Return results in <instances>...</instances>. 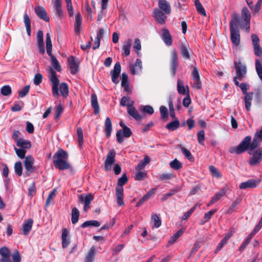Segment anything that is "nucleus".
<instances>
[{
  "label": "nucleus",
  "mask_w": 262,
  "mask_h": 262,
  "mask_svg": "<svg viewBox=\"0 0 262 262\" xmlns=\"http://www.w3.org/2000/svg\"><path fill=\"white\" fill-rule=\"evenodd\" d=\"M177 90L180 94H186V90L184 85L183 81L180 79H179L177 81Z\"/></svg>",
  "instance_id": "49"
},
{
  "label": "nucleus",
  "mask_w": 262,
  "mask_h": 262,
  "mask_svg": "<svg viewBox=\"0 0 262 262\" xmlns=\"http://www.w3.org/2000/svg\"><path fill=\"white\" fill-rule=\"evenodd\" d=\"M34 159L32 156L26 157L24 161V166L26 170V175L29 176L31 173L35 170V167L33 166Z\"/></svg>",
  "instance_id": "9"
},
{
  "label": "nucleus",
  "mask_w": 262,
  "mask_h": 262,
  "mask_svg": "<svg viewBox=\"0 0 262 262\" xmlns=\"http://www.w3.org/2000/svg\"><path fill=\"white\" fill-rule=\"evenodd\" d=\"M228 190V187L223 188L219 192L216 193L215 195L212 198V199L215 202H217L226 194Z\"/></svg>",
  "instance_id": "41"
},
{
  "label": "nucleus",
  "mask_w": 262,
  "mask_h": 262,
  "mask_svg": "<svg viewBox=\"0 0 262 262\" xmlns=\"http://www.w3.org/2000/svg\"><path fill=\"white\" fill-rule=\"evenodd\" d=\"M121 64L120 62H117L115 63L114 69L110 72L112 81L116 84L119 82L118 78L121 73Z\"/></svg>",
  "instance_id": "13"
},
{
  "label": "nucleus",
  "mask_w": 262,
  "mask_h": 262,
  "mask_svg": "<svg viewBox=\"0 0 262 262\" xmlns=\"http://www.w3.org/2000/svg\"><path fill=\"white\" fill-rule=\"evenodd\" d=\"M94 196L91 193H89L86 195L81 194L79 198V201L83 203L84 204L90 205L91 201L93 200Z\"/></svg>",
  "instance_id": "33"
},
{
  "label": "nucleus",
  "mask_w": 262,
  "mask_h": 262,
  "mask_svg": "<svg viewBox=\"0 0 262 262\" xmlns=\"http://www.w3.org/2000/svg\"><path fill=\"white\" fill-rule=\"evenodd\" d=\"M192 79L193 82H191L192 86L196 89L199 90L202 88V83L200 80L199 70L196 67H194L192 72Z\"/></svg>",
  "instance_id": "11"
},
{
  "label": "nucleus",
  "mask_w": 262,
  "mask_h": 262,
  "mask_svg": "<svg viewBox=\"0 0 262 262\" xmlns=\"http://www.w3.org/2000/svg\"><path fill=\"white\" fill-rule=\"evenodd\" d=\"M91 105L94 109V113L97 114L99 113V106L98 104L97 97L95 94H93L91 96Z\"/></svg>",
  "instance_id": "32"
},
{
  "label": "nucleus",
  "mask_w": 262,
  "mask_h": 262,
  "mask_svg": "<svg viewBox=\"0 0 262 262\" xmlns=\"http://www.w3.org/2000/svg\"><path fill=\"white\" fill-rule=\"evenodd\" d=\"M24 23L25 24V26L26 27V30L27 34L29 36L31 35V21L29 17L27 15V14H25L24 15Z\"/></svg>",
  "instance_id": "43"
},
{
  "label": "nucleus",
  "mask_w": 262,
  "mask_h": 262,
  "mask_svg": "<svg viewBox=\"0 0 262 262\" xmlns=\"http://www.w3.org/2000/svg\"><path fill=\"white\" fill-rule=\"evenodd\" d=\"M63 112V107L61 103H59L55 106L54 108V119L56 121H57L59 119Z\"/></svg>",
  "instance_id": "31"
},
{
  "label": "nucleus",
  "mask_w": 262,
  "mask_h": 262,
  "mask_svg": "<svg viewBox=\"0 0 262 262\" xmlns=\"http://www.w3.org/2000/svg\"><path fill=\"white\" fill-rule=\"evenodd\" d=\"M194 5L196 7V9L198 13L202 15L203 16H206V13L202 5L200 3L199 0H194Z\"/></svg>",
  "instance_id": "44"
},
{
  "label": "nucleus",
  "mask_w": 262,
  "mask_h": 262,
  "mask_svg": "<svg viewBox=\"0 0 262 262\" xmlns=\"http://www.w3.org/2000/svg\"><path fill=\"white\" fill-rule=\"evenodd\" d=\"M112 131V124L111 119L109 117H107L105 120L104 123V132L106 136L108 138L111 135Z\"/></svg>",
  "instance_id": "28"
},
{
  "label": "nucleus",
  "mask_w": 262,
  "mask_h": 262,
  "mask_svg": "<svg viewBox=\"0 0 262 262\" xmlns=\"http://www.w3.org/2000/svg\"><path fill=\"white\" fill-rule=\"evenodd\" d=\"M0 255L1 258L10 257V251L6 247H2L0 249Z\"/></svg>",
  "instance_id": "59"
},
{
  "label": "nucleus",
  "mask_w": 262,
  "mask_h": 262,
  "mask_svg": "<svg viewBox=\"0 0 262 262\" xmlns=\"http://www.w3.org/2000/svg\"><path fill=\"white\" fill-rule=\"evenodd\" d=\"M180 124V121L178 119H174L173 121H171L167 124L166 127L170 131H173L179 127Z\"/></svg>",
  "instance_id": "37"
},
{
  "label": "nucleus",
  "mask_w": 262,
  "mask_h": 262,
  "mask_svg": "<svg viewBox=\"0 0 262 262\" xmlns=\"http://www.w3.org/2000/svg\"><path fill=\"white\" fill-rule=\"evenodd\" d=\"M33 221L32 219H28L23 223L22 225V234L27 235L31 230Z\"/></svg>",
  "instance_id": "21"
},
{
  "label": "nucleus",
  "mask_w": 262,
  "mask_h": 262,
  "mask_svg": "<svg viewBox=\"0 0 262 262\" xmlns=\"http://www.w3.org/2000/svg\"><path fill=\"white\" fill-rule=\"evenodd\" d=\"M234 66L236 70V76L238 80H243L246 76L247 67L245 64H242L241 61H234Z\"/></svg>",
  "instance_id": "6"
},
{
  "label": "nucleus",
  "mask_w": 262,
  "mask_h": 262,
  "mask_svg": "<svg viewBox=\"0 0 262 262\" xmlns=\"http://www.w3.org/2000/svg\"><path fill=\"white\" fill-rule=\"evenodd\" d=\"M77 135L78 136V142L80 147L82 146L83 142V136L82 129L81 127H78L77 129Z\"/></svg>",
  "instance_id": "57"
},
{
  "label": "nucleus",
  "mask_w": 262,
  "mask_h": 262,
  "mask_svg": "<svg viewBox=\"0 0 262 262\" xmlns=\"http://www.w3.org/2000/svg\"><path fill=\"white\" fill-rule=\"evenodd\" d=\"M14 170L16 174L18 176H21L23 173V166L20 161H18L15 163Z\"/></svg>",
  "instance_id": "55"
},
{
  "label": "nucleus",
  "mask_w": 262,
  "mask_h": 262,
  "mask_svg": "<svg viewBox=\"0 0 262 262\" xmlns=\"http://www.w3.org/2000/svg\"><path fill=\"white\" fill-rule=\"evenodd\" d=\"M197 138L199 144H200L201 145H204V141L205 140L204 130H202L199 132L197 134Z\"/></svg>",
  "instance_id": "61"
},
{
  "label": "nucleus",
  "mask_w": 262,
  "mask_h": 262,
  "mask_svg": "<svg viewBox=\"0 0 262 262\" xmlns=\"http://www.w3.org/2000/svg\"><path fill=\"white\" fill-rule=\"evenodd\" d=\"M14 150L15 151L16 154L19 158L20 159H24L26 158L25 155L27 151L25 149H18L14 147Z\"/></svg>",
  "instance_id": "60"
},
{
  "label": "nucleus",
  "mask_w": 262,
  "mask_h": 262,
  "mask_svg": "<svg viewBox=\"0 0 262 262\" xmlns=\"http://www.w3.org/2000/svg\"><path fill=\"white\" fill-rule=\"evenodd\" d=\"M209 170L213 176L217 178H219L221 177L220 172L219 171L218 169L216 168L214 166H210Z\"/></svg>",
  "instance_id": "62"
},
{
  "label": "nucleus",
  "mask_w": 262,
  "mask_h": 262,
  "mask_svg": "<svg viewBox=\"0 0 262 262\" xmlns=\"http://www.w3.org/2000/svg\"><path fill=\"white\" fill-rule=\"evenodd\" d=\"M108 1V0H101V10L98 14L97 18L98 21L100 20L102 18L103 15V10L107 8Z\"/></svg>",
  "instance_id": "51"
},
{
  "label": "nucleus",
  "mask_w": 262,
  "mask_h": 262,
  "mask_svg": "<svg viewBox=\"0 0 262 262\" xmlns=\"http://www.w3.org/2000/svg\"><path fill=\"white\" fill-rule=\"evenodd\" d=\"M43 32L41 30H38L37 32L36 39L37 47L40 54H43L45 53V45L43 39Z\"/></svg>",
  "instance_id": "17"
},
{
  "label": "nucleus",
  "mask_w": 262,
  "mask_h": 262,
  "mask_svg": "<svg viewBox=\"0 0 262 262\" xmlns=\"http://www.w3.org/2000/svg\"><path fill=\"white\" fill-rule=\"evenodd\" d=\"M255 69L257 74L262 81V60L256 59L255 60Z\"/></svg>",
  "instance_id": "40"
},
{
  "label": "nucleus",
  "mask_w": 262,
  "mask_h": 262,
  "mask_svg": "<svg viewBox=\"0 0 262 262\" xmlns=\"http://www.w3.org/2000/svg\"><path fill=\"white\" fill-rule=\"evenodd\" d=\"M183 232L184 231L182 229H180L178 230L173 235L170 237V239L166 245V247H168L175 243L178 238L183 234Z\"/></svg>",
  "instance_id": "34"
},
{
  "label": "nucleus",
  "mask_w": 262,
  "mask_h": 262,
  "mask_svg": "<svg viewBox=\"0 0 262 262\" xmlns=\"http://www.w3.org/2000/svg\"><path fill=\"white\" fill-rule=\"evenodd\" d=\"M251 137L246 136L236 147H232L229 149L231 154L235 152L241 154L246 150L251 157L249 159L248 163L252 166H256L260 164L262 161V147H257L255 149L251 148Z\"/></svg>",
  "instance_id": "2"
},
{
  "label": "nucleus",
  "mask_w": 262,
  "mask_h": 262,
  "mask_svg": "<svg viewBox=\"0 0 262 262\" xmlns=\"http://www.w3.org/2000/svg\"><path fill=\"white\" fill-rule=\"evenodd\" d=\"M158 7V9L164 12L165 14H169L171 13L170 4L166 0H159Z\"/></svg>",
  "instance_id": "20"
},
{
  "label": "nucleus",
  "mask_w": 262,
  "mask_h": 262,
  "mask_svg": "<svg viewBox=\"0 0 262 262\" xmlns=\"http://www.w3.org/2000/svg\"><path fill=\"white\" fill-rule=\"evenodd\" d=\"M231 40L233 45L236 47L240 43V33L239 28H230Z\"/></svg>",
  "instance_id": "14"
},
{
  "label": "nucleus",
  "mask_w": 262,
  "mask_h": 262,
  "mask_svg": "<svg viewBox=\"0 0 262 262\" xmlns=\"http://www.w3.org/2000/svg\"><path fill=\"white\" fill-rule=\"evenodd\" d=\"M253 95L255 105L260 106L262 104V93L260 89H255L254 93L249 92L248 93H246L245 94L244 102L245 103V108L247 111H250L251 110Z\"/></svg>",
  "instance_id": "4"
},
{
  "label": "nucleus",
  "mask_w": 262,
  "mask_h": 262,
  "mask_svg": "<svg viewBox=\"0 0 262 262\" xmlns=\"http://www.w3.org/2000/svg\"><path fill=\"white\" fill-rule=\"evenodd\" d=\"M96 249L94 246L92 247L85 255L84 262H94L96 255Z\"/></svg>",
  "instance_id": "24"
},
{
  "label": "nucleus",
  "mask_w": 262,
  "mask_h": 262,
  "mask_svg": "<svg viewBox=\"0 0 262 262\" xmlns=\"http://www.w3.org/2000/svg\"><path fill=\"white\" fill-rule=\"evenodd\" d=\"M54 164L56 168L60 170L69 169L71 167L70 164L66 161L68 158V153L63 150L60 149L53 156Z\"/></svg>",
  "instance_id": "3"
},
{
  "label": "nucleus",
  "mask_w": 262,
  "mask_h": 262,
  "mask_svg": "<svg viewBox=\"0 0 262 262\" xmlns=\"http://www.w3.org/2000/svg\"><path fill=\"white\" fill-rule=\"evenodd\" d=\"M134 102L130 101V98L128 96H124L121 98L120 101V104L122 106H127L128 109V106L133 105Z\"/></svg>",
  "instance_id": "50"
},
{
  "label": "nucleus",
  "mask_w": 262,
  "mask_h": 262,
  "mask_svg": "<svg viewBox=\"0 0 262 262\" xmlns=\"http://www.w3.org/2000/svg\"><path fill=\"white\" fill-rule=\"evenodd\" d=\"M61 238L62 247L66 248L70 244V239L68 237V231L66 228H64L62 230Z\"/></svg>",
  "instance_id": "29"
},
{
  "label": "nucleus",
  "mask_w": 262,
  "mask_h": 262,
  "mask_svg": "<svg viewBox=\"0 0 262 262\" xmlns=\"http://www.w3.org/2000/svg\"><path fill=\"white\" fill-rule=\"evenodd\" d=\"M52 44L50 42V61L53 69L50 68V81L52 82V91L53 96L58 99L61 95L64 99L69 96V86L67 83L62 82L59 84V80L58 78L55 70L61 72V66L56 58L51 54Z\"/></svg>",
  "instance_id": "1"
},
{
  "label": "nucleus",
  "mask_w": 262,
  "mask_h": 262,
  "mask_svg": "<svg viewBox=\"0 0 262 262\" xmlns=\"http://www.w3.org/2000/svg\"><path fill=\"white\" fill-rule=\"evenodd\" d=\"M79 216V211L78 209L76 207H74L72 210V218H71V221L73 224H75L78 222Z\"/></svg>",
  "instance_id": "45"
},
{
  "label": "nucleus",
  "mask_w": 262,
  "mask_h": 262,
  "mask_svg": "<svg viewBox=\"0 0 262 262\" xmlns=\"http://www.w3.org/2000/svg\"><path fill=\"white\" fill-rule=\"evenodd\" d=\"M169 165L170 167L176 170H179L182 168V164L178 159H175L172 161L170 163Z\"/></svg>",
  "instance_id": "48"
},
{
  "label": "nucleus",
  "mask_w": 262,
  "mask_h": 262,
  "mask_svg": "<svg viewBox=\"0 0 262 262\" xmlns=\"http://www.w3.org/2000/svg\"><path fill=\"white\" fill-rule=\"evenodd\" d=\"M1 92L4 96H9L11 94L12 90L9 85H6L2 88Z\"/></svg>",
  "instance_id": "58"
},
{
  "label": "nucleus",
  "mask_w": 262,
  "mask_h": 262,
  "mask_svg": "<svg viewBox=\"0 0 262 262\" xmlns=\"http://www.w3.org/2000/svg\"><path fill=\"white\" fill-rule=\"evenodd\" d=\"M100 225V224L98 221L95 220H91L84 222L81 224V227L84 228L90 226L99 227Z\"/></svg>",
  "instance_id": "47"
},
{
  "label": "nucleus",
  "mask_w": 262,
  "mask_h": 262,
  "mask_svg": "<svg viewBox=\"0 0 262 262\" xmlns=\"http://www.w3.org/2000/svg\"><path fill=\"white\" fill-rule=\"evenodd\" d=\"M180 148L182 154L185 156V157L187 159H188L190 161H193L194 157L189 150L187 149L184 147H181Z\"/></svg>",
  "instance_id": "56"
},
{
  "label": "nucleus",
  "mask_w": 262,
  "mask_h": 262,
  "mask_svg": "<svg viewBox=\"0 0 262 262\" xmlns=\"http://www.w3.org/2000/svg\"><path fill=\"white\" fill-rule=\"evenodd\" d=\"M132 45V40L130 38H129L126 41V43L123 47V50L124 51V53H123V55L125 56H128L130 54V49Z\"/></svg>",
  "instance_id": "38"
},
{
  "label": "nucleus",
  "mask_w": 262,
  "mask_h": 262,
  "mask_svg": "<svg viewBox=\"0 0 262 262\" xmlns=\"http://www.w3.org/2000/svg\"><path fill=\"white\" fill-rule=\"evenodd\" d=\"M260 182V180L258 179H249L246 182L241 183L239 188L241 189L255 188L259 184Z\"/></svg>",
  "instance_id": "16"
},
{
  "label": "nucleus",
  "mask_w": 262,
  "mask_h": 262,
  "mask_svg": "<svg viewBox=\"0 0 262 262\" xmlns=\"http://www.w3.org/2000/svg\"><path fill=\"white\" fill-rule=\"evenodd\" d=\"M151 222L154 223L152 228H159L161 225V220L156 213L151 215Z\"/></svg>",
  "instance_id": "46"
},
{
  "label": "nucleus",
  "mask_w": 262,
  "mask_h": 262,
  "mask_svg": "<svg viewBox=\"0 0 262 262\" xmlns=\"http://www.w3.org/2000/svg\"><path fill=\"white\" fill-rule=\"evenodd\" d=\"M180 188L179 187H177L174 189L171 190L169 192L163 195V196L161 198V201L162 202H164L166 200H167L170 196L173 195L175 193L178 192L180 191Z\"/></svg>",
  "instance_id": "52"
},
{
  "label": "nucleus",
  "mask_w": 262,
  "mask_h": 262,
  "mask_svg": "<svg viewBox=\"0 0 262 262\" xmlns=\"http://www.w3.org/2000/svg\"><path fill=\"white\" fill-rule=\"evenodd\" d=\"M240 24V18L237 13H233L232 15V19L229 24L230 28H238Z\"/></svg>",
  "instance_id": "27"
},
{
  "label": "nucleus",
  "mask_w": 262,
  "mask_h": 262,
  "mask_svg": "<svg viewBox=\"0 0 262 262\" xmlns=\"http://www.w3.org/2000/svg\"><path fill=\"white\" fill-rule=\"evenodd\" d=\"M127 113L137 121H140L142 119L141 116L133 105L128 106Z\"/></svg>",
  "instance_id": "25"
},
{
  "label": "nucleus",
  "mask_w": 262,
  "mask_h": 262,
  "mask_svg": "<svg viewBox=\"0 0 262 262\" xmlns=\"http://www.w3.org/2000/svg\"><path fill=\"white\" fill-rule=\"evenodd\" d=\"M150 162V158L146 156H145L144 159L140 161V162L138 164V165L136 167V170H141L146 165L149 164Z\"/></svg>",
  "instance_id": "36"
},
{
  "label": "nucleus",
  "mask_w": 262,
  "mask_h": 262,
  "mask_svg": "<svg viewBox=\"0 0 262 262\" xmlns=\"http://www.w3.org/2000/svg\"><path fill=\"white\" fill-rule=\"evenodd\" d=\"M260 140L262 141V127L255 133L253 140L251 141V148L255 149L259 147Z\"/></svg>",
  "instance_id": "18"
},
{
  "label": "nucleus",
  "mask_w": 262,
  "mask_h": 262,
  "mask_svg": "<svg viewBox=\"0 0 262 262\" xmlns=\"http://www.w3.org/2000/svg\"><path fill=\"white\" fill-rule=\"evenodd\" d=\"M116 151L114 149H111L108 152L104 161V169L106 171L111 170L112 166L115 162Z\"/></svg>",
  "instance_id": "8"
},
{
  "label": "nucleus",
  "mask_w": 262,
  "mask_h": 262,
  "mask_svg": "<svg viewBox=\"0 0 262 262\" xmlns=\"http://www.w3.org/2000/svg\"><path fill=\"white\" fill-rule=\"evenodd\" d=\"M181 53L183 57L186 59H190V55L188 50V47L184 44H181L180 46Z\"/></svg>",
  "instance_id": "42"
},
{
  "label": "nucleus",
  "mask_w": 262,
  "mask_h": 262,
  "mask_svg": "<svg viewBox=\"0 0 262 262\" xmlns=\"http://www.w3.org/2000/svg\"><path fill=\"white\" fill-rule=\"evenodd\" d=\"M246 2L251 10L254 11L255 12H258L259 11L262 3V0H258L256 3H255L254 6L253 5L252 2H249L248 0H246Z\"/></svg>",
  "instance_id": "39"
},
{
  "label": "nucleus",
  "mask_w": 262,
  "mask_h": 262,
  "mask_svg": "<svg viewBox=\"0 0 262 262\" xmlns=\"http://www.w3.org/2000/svg\"><path fill=\"white\" fill-rule=\"evenodd\" d=\"M128 181L127 177L126 174H124L118 180L117 186L116 188V195L117 198V204L119 206L123 205V188L124 185Z\"/></svg>",
  "instance_id": "5"
},
{
  "label": "nucleus",
  "mask_w": 262,
  "mask_h": 262,
  "mask_svg": "<svg viewBox=\"0 0 262 262\" xmlns=\"http://www.w3.org/2000/svg\"><path fill=\"white\" fill-rule=\"evenodd\" d=\"M142 61L140 59H137L134 64L129 66V70L133 75L138 74L139 72L142 70Z\"/></svg>",
  "instance_id": "22"
},
{
  "label": "nucleus",
  "mask_w": 262,
  "mask_h": 262,
  "mask_svg": "<svg viewBox=\"0 0 262 262\" xmlns=\"http://www.w3.org/2000/svg\"><path fill=\"white\" fill-rule=\"evenodd\" d=\"M16 145L17 146L23 149H29L31 147V142L29 141L25 140L23 138L18 140L16 142Z\"/></svg>",
  "instance_id": "35"
},
{
  "label": "nucleus",
  "mask_w": 262,
  "mask_h": 262,
  "mask_svg": "<svg viewBox=\"0 0 262 262\" xmlns=\"http://www.w3.org/2000/svg\"><path fill=\"white\" fill-rule=\"evenodd\" d=\"M53 8L56 14L60 18L64 16L63 11L61 7V0H54L53 1Z\"/></svg>",
  "instance_id": "19"
},
{
  "label": "nucleus",
  "mask_w": 262,
  "mask_h": 262,
  "mask_svg": "<svg viewBox=\"0 0 262 262\" xmlns=\"http://www.w3.org/2000/svg\"><path fill=\"white\" fill-rule=\"evenodd\" d=\"M133 48L135 50V51L136 52L137 55L139 56H141V53L139 52V51L141 49V42L139 38H136L135 40V42L133 46Z\"/></svg>",
  "instance_id": "53"
},
{
  "label": "nucleus",
  "mask_w": 262,
  "mask_h": 262,
  "mask_svg": "<svg viewBox=\"0 0 262 262\" xmlns=\"http://www.w3.org/2000/svg\"><path fill=\"white\" fill-rule=\"evenodd\" d=\"M82 18L80 13L76 14L74 24V30L76 33H79L81 30Z\"/></svg>",
  "instance_id": "30"
},
{
  "label": "nucleus",
  "mask_w": 262,
  "mask_h": 262,
  "mask_svg": "<svg viewBox=\"0 0 262 262\" xmlns=\"http://www.w3.org/2000/svg\"><path fill=\"white\" fill-rule=\"evenodd\" d=\"M251 39L254 54L258 57H261L262 56V48L259 45V39L258 36L254 34H252Z\"/></svg>",
  "instance_id": "10"
},
{
  "label": "nucleus",
  "mask_w": 262,
  "mask_h": 262,
  "mask_svg": "<svg viewBox=\"0 0 262 262\" xmlns=\"http://www.w3.org/2000/svg\"><path fill=\"white\" fill-rule=\"evenodd\" d=\"M137 172L135 176V180L137 181H141L146 177V172L145 171H141V170H137Z\"/></svg>",
  "instance_id": "64"
},
{
  "label": "nucleus",
  "mask_w": 262,
  "mask_h": 262,
  "mask_svg": "<svg viewBox=\"0 0 262 262\" xmlns=\"http://www.w3.org/2000/svg\"><path fill=\"white\" fill-rule=\"evenodd\" d=\"M242 15L245 21H250L251 14L247 8L244 7L243 8L242 10Z\"/></svg>",
  "instance_id": "54"
},
{
  "label": "nucleus",
  "mask_w": 262,
  "mask_h": 262,
  "mask_svg": "<svg viewBox=\"0 0 262 262\" xmlns=\"http://www.w3.org/2000/svg\"><path fill=\"white\" fill-rule=\"evenodd\" d=\"M140 110L142 112L146 113L149 115H152L154 112L153 107L150 105L142 106L141 107Z\"/></svg>",
  "instance_id": "63"
},
{
  "label": "nucleus",
  "mask_w": 262,
  "mask_h": 262,
  "mask_svg": "<svg viewBox=\"0 0 262 262\" xmlns=\"http://www.w3.org/2000/svg\"><path fill=\"white\" fill-rule=\"evenodd\" d=\"M68 62L70 69L71 73L76 74L79 70V62L78 59L73 56H70L68 58Z\"/></svg>",
  "instance_id": "12"
},
{
  "label": "nucleus",
  "mask_w": 262,
  "mask_h": 262,
  "mask_svg": "<svg viewBox=\"0 0 262 262\" xmlns=\"http://www.w3.org/2000/svg\"><path fill=\"white\" fill-rule=\"evenodd\" d=\"M162 38L165 43L170 46L172 45V39L168 30L166 28H164L162 30Z\"/></svg>",
  "instance_id": "23"
},
{
  "label": "nucleus",
  "mask_w": 262,
  "mask_h": 262,
  "mask_svg": "<svg viewBox=\"0 0 262 262\" xmlns=\"http://www.w3.org/2000/svg\"><path fill=\"white\" fill-rule=\"evenodd\" d=\"M36 14L41 19L49 21V20L47 17V12L42 7L38 6L35 8Z\"/></svg>",
  "instance_id": "26"
},
{
  "label": "nucleus",
  "mask_w": 262,
  "mask_h": 262,
  "mask_svg": "<svg viewBox=\"0 0 262 262\" xmlns=\"http://www.w3.org/2000/svg\"><path fill=\"white\" fill-rule=\"evenodd\" d=\"M167 14H165L164 12L161 11L158 8H155L153 12V17L155 21L158 24L163 25L165 24L167 19Z\"/></svg>",
  "instance_id": "7"
},
{
  "label": "nucleus",
  "mask_w": 262,
  "mask_h": 262,
  "mask_svg": "<svg viewBox=\"0 0 262 262\" xmlns=\"http://www.w3.org/2000/svg\"><path fill=\"white\" fill-rule=\"evenodd\" d=\"M171 62H170V68L171 74L174 76H175L177 69L178 66V55L177 53L175 50H173L171 52Z\"/></svg>",
  "instance_id": "15"
}]
</instances>
